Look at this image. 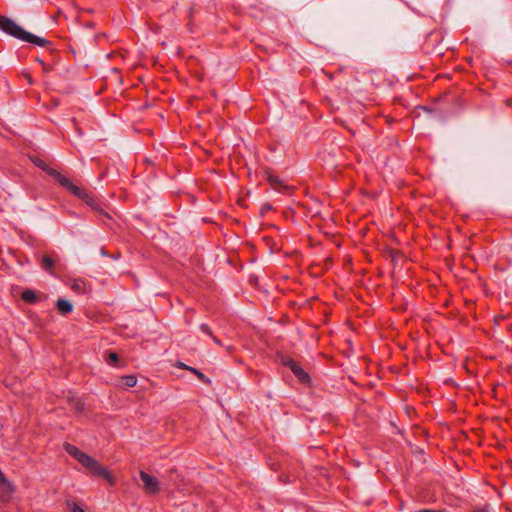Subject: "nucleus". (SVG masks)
Returning <instances> with one entry per match:
<instances>
[{
    "label": "nucleus",
    "mask_w": 512,
    "mask_h": 512,
    "mask_svg": "<svg viewBox=\"0 0 512 512\" xmlns=\"http://www.w3.org/2000/svg\"><path fill=\"white\" fill-rule=\"evenodd\" d=\"M65 451L75 458L92 475L104 478L111 486L115 485V479L111 472L102 466L95 458L84 453L72 444H66Z\"/></svg>",
    "instance_id": "f257e3e1"
},
{
    "label": "nucleus",
    "mask_w": 512,
    "mask_h": 512,
    "mask_svg": "<svg viewBox=\"0 0 512 512\" xmlns=\"http://www.w3.org/2000/svg\"><path fill=\"white\" fill-rule=\"evenodd\" d=\"M0 29L7 34L20 39L21 41L35 44L40 47H45L49 41L45 38L36 36L30 32L25 31L22 27L16 24L11 19L0 15Z\"/></svg>",
    "instance_id": "f03ea898"
},
{
    "label": "nucleus",
    "mask_w": 512,
    "mask_h": 512,
    "mask_svg": "<svg viewBox=\"0 0 512 512\" xmlns=\"http://www.w3.org/2000/svg\"><path fill=\"white\" fill-rule=\"evenodd\" d=\"M49 175H51L62 187L66 188L73 195L84 201L87 205H89L92 209H98V205L93 197L84 189L76 186L70 179L59 173L54 169L48 170Z\"/></svg>",
    "instance_id": "7ed1b4c3"
},
{
    "label": "nucleus",
    "mask_w": 512,
    "mask_h": 512,
    "mask_svg": "<svg viewBox=\"0 0 512 512\" xmlns=\"http://www.w3.org/2000/svg\"><path fill=\"white\" fill-rule=\"evenodd\" d=\"M140 479L143 482L144 489L147 493L156 494L159 491V481L156 477L147 474L144 471L140 472Z\"/></svg>",
    "instance_id": "20e7f679"
},
{
    "label": "nucleus",
    "mask_w": 512,
    "mask_h": 512,
    "mask_svg": "<svg viewBox=\"0 0 512 512\" xmlns=\"http://www.w3.org/2000/svg\"><path fill=\"white\" fill-rule=\"evenodd\" d=\"M13 493L11 483L6 479L4 474L0 471V503L7 502Z\"/></svg>",
    "instance_id": "39448f33"
},
{
    "label": "nucleus",
    "mask_w": 512,
    "mask_h": 512,
    "mask_svg": "<svg viewBox=\"0 0 512 512\" xmlns=\"http://www.w3.org/2000/svg\"><path fill=\"white\" fill-rule=\"evenodd\" d=\"M285 365L293 372V374L302 382L306 383L309 381V375L305 372L294 360L289 359L285 362Z\"/></svg>",
    "instance_id": "423d86ee"
},
{
    "label": "nucleus",
    "mask_w": 512,
    "mask_h": 512,
    "mask_svg": "<svg viewBox=\"0 0 512 512\" xmlns=\"http://www.w3.org/2000/svg\"><path fill=\"white\" fill-rule=\"evenodd\" d=\"M56 307L62 314L70 313L73 310V305L71 302L65 299H58L56 302Z\"/></svg>",
    "instance_id": "0eeeda50"
},
{
    "label": "nucleus",
    "mask_w": 512,
    "mask_h": 512,
    "mask_svg": "<svg viewBox=\"0 0 512 512\" xmlns=\"http://www.w3.org/2000/svg\"><path fill=\"white\" fill-rule=\"evenodd\" d=\"M21 298L23 301L34 304L37 302L38 298L36 293L31 289H26L22 292Z\"/></svg>",
    "instance_id": "6e6552de"
},
{
    "label": "nucleus",
    "mask_w": 512,
    "mask_h": 512,
    "mask_svg": "<svg viewBox=\"0 0 512 512\" xmlns=\"http://www.w3.org/2000/svg\"><path fill=\"white\" fill-rule=\"evenodd\" d=\"M71 289L79 294L85 293L87 290L86 283L80 279L74 280L71 284Z\"/></svg>",
    "instance_id": "1a4fd4ad"
},
{
    "label": "nucleus",
    "mask_w": 512,
    "mask_h": 512,
    "mask_svg": "<svg viewBox=\"0 0 512 512\" xmlns=\"http://www.w3.org/2000/svg\"><path fill=\"white\" fill-rule=\"evenodd\" d=\"M40 264L41 268L48 272H51L54 267V261L47 255L42 256Z\"/></svg>",
    "instance_id": "9d476101"
},
{
    "label": "nucleus",
    "mask_w": 512,
    "mask_h": 512,
    "mask_svg": "<svg viewBox=\"0 0 512 512\" xmlns=\"http://www.w3.org/2000/svg\"><path fill=\"white\" fill-rule=\"evenodd\" d=\"M121 381H122L123 386H125L127 388H132V387L136 386V384H137V378L135 375L123 376Z\"/></svg>",
    "instance_id": "9b49d317"
},
{
    "label": "nucleus",
    "mask_w": 512,
    "mask_h": 512,
    "mask_svg": "<svg viewBox=\"0 0 512 512\" xmlns=\"http://www.w3.org/2000/svg\"><path fill=\"white\" fill-rule=\"evenodd\" d=\"M190 371H192L193 373H195L197 375V377L204 383H209V379L200 371H198L197 369L195 368H190Z\"/></svg>",
    "instance_id": "f8f14e48"
},
{
    "label": "nucleus",
    "mask_w": 512,
    "mask_h": 512,
    "mask_svg": "<svg viewBox=\"0 0 512 512\" xmlns=\"http://www.w3.org/2000/svg\"><path fill=\"white\" fill-rule=\"evenodd\" d=\"M199 328H200V331H201L202 333H204V334H206V335H208V336H210V337H212V336H213V333H212V331H211V328H210L207 324H204V323H203V324H201V325H200V327H199Z\"/></svg>",
    "instance_id": "ddd939ff"
},
{
    "label": "nucleus",
    "mask_w": 512,
    "mask_h": 512,
    "mask_svg": "<svg viewBox=\"0 0 512 512\" xmlns=\"http://www.w3.org/2000/svg\"><path fill=\"white\" fill-rule=\"evenodd\" d=\"M68 507L71 509L72 512H85L77 503L75 502H68Z\"/></svg>",
    "instance_id": "4468645a"
},
{
    "label": "nucleus",
    "mask_w": 512,
    "mask_h": 512,
    "mask_svg": "<svg viewBox=\"0 0 512 512\" xmlns=\"http://www.w3.org/2000/svg\"><path fill=\"white\" fill-rule=\"evenodd\" d=\"M118 355L115 352L109 353V364L114 365L118 361Z\"/></svg>",
    "instance_id": "2eb2a0df"
},
{
    "label": "nucleus",
    "mask_w": 512,
    "mask_h": 512,
    "mask_svg": "<svg viewBox=\"0 0 512 512\" xmlns=\"http://www.w3.org/2000/svg\"><path fill=\"white\" fill-rule=\"evenodd\" d=\"M419 512H445L443 510L421 509Z\"/></svg>",
    "instance_id": "dca6fc26"
},
{
    "label": "nucleus",
    "mask_w": 512,
    "mask_h": 512,
    "mask_svg": "<svg viewBox=\"0 0 512 512\" xmlns=\"http://www.w3.org/2000/svg\"><path fill=\"white\" fill-rule=\"evenodd\" d=\"M473 512H488V508L487 507L477 508Z\"/></svg>",
    "instance_id": "f3484780"
},
{
    "label": "nucleus",
    "mask_w": 512,
    "mask_h": 512,
    "mask_svg": "<svg viewBox=\"0 0 512 512\" xmlns=\"http://www.w3.org/2000/svg\"><path fill=\"white\" fill-rule=\"evenodd\" d=\"M36 165H37L38 167L42 168L43 170H46V166L43 164V162H42V161L37 162V163H36Z\"/></svg>",
    "instance_id": "a211bd4d"
},
{
    "label": "nucleus",
    "mask_w": 512,
    "mask_h": 512,
    "mask_svg": "<svg viewBox=\"0 0 512 512\" xmlns=\"http://www.w3.org/2000/svg\"><path fill=\"white\" fill-rule=\"evenodd\" d=\"M211 338L213 339L214 343H216L217 345H221V341L218 338H216L215 336H212Z\"/></svg>",
    "instance_id": "6ab92c4d"
}]
</instances>
